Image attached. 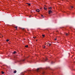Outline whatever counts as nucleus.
I'll list each match as a JSON object with an SVG mask.
<instances>
[{"label":"nucleus","instance_id":"obj_1","mask_svg":"<svg viewBox=\"0 0 75 75\" xmlns=\"http://www.w3.org/2000/svg\"><path fill=\"white\" fill-rule=\"evenodd\" d=\"M25 60V59H23V60H21V61H20V63L21 64H22L24 61Z\"/></svg>","mask_w":75,"mask_h":75},{"label":"nucleus","instance_id":"obj_2","mask_svg":"<svg viewBox=\"0 0 75 75\" xmlns=\"http://www.w3.org/2000/svg\"><path fill=\"white\" fill-rule=\"evenodd\" d=\"M52 11H51V10H50L49 11L48 13H49V14H50V13H52Z\"/></svg>","mask_w":75,"mask_h":75},{"label":"nucleus","instance_id":"obj_3","mask_svg":"<svg viewBox=\"0 0 75 75\" xmlns=\"http://www.w3.org/2000/svg\"><path fill=\"white\" fill-rule=\"evenodd\" d=\"M36 11L37 12H39L40 11V9H36Z\"/></svg>","mask_w":75,"mask_h":75},{"label":"nucleus","instance_id":"obj_4","mask_svg":"<svg viewBox=\"0 0 75 75\" xmlns=\"http://www.w3.org/2000/svg\"><path fill=\"white\" fill-rule=\"evenodd\" d=\"M40 69H39V68H38V69H37V72H39V71H40Z\"/></svg>","mask_w":75,"mask_h":75},{"label":"nucleus","instance_id":"obj_5","mask_svg":"<svg viewBox=\"0 0 75 75\" xmlns=\"http://www.w3.org/2000/svg\"><path fill=\"white\" fill-rule=\"evenodd\" d=\"M46 45H47V46H49V42H47L46 43Z\"/></svg>","mask_w":75,"mask_h":75},{"label":"nucleus","instance_id":"obj_6","mask_svg":"<svg viewBox=\"0 0 75 75\" xmlns=\"http://www.w3.org/2000/svg\"><path fill=\"white\" fill-rule=\"evenodd\" d=\"M65 35H66V36H68V35H69V34L67 33H66Z\"/></svg>","mask_w":75,"mask_h":75},{"label":"nucleus","instance_id":"obj_7","mask_svg":"<svg viewBox=\"0 0 75 75\" xmlns=\"http://www.w3.org/2000/svg\"><path fill=\"white\" fill-rule=\"evenodd\" d=\"M17 72V71L16 70H15V71H14V73H16Z\"/></svg>","mask_w":75,"mask_h":75},{"label":"nucleus","instance_id":"obj_8","mask_svg":"<svg viewBox=\"0 0 75 75\" xmlns=\"http://www.w3.org/2000/svg\"><path fill=\"white\" fill-rule=\"evenodd\" d=\"M28 4V6H30V4H30L27 3V4Z\"/></svg>","mask_w":75,"mask_h":75},{"label":"nucleus","instance_id":"obj_9","mask_svg":"<svg viewBox=\"0 0 75 75\" xmlns=\"http://www.w3.org/2000/svg\"><path fill=\"white\" fill-rule=\"evenodd\" d=\"M49 9H50V10H51V9H52V7H49Z\"/></svg>","mask_w":75,"mask_h":75},{"label":"nucleus","instance_id":"obj_10","mask_svg":"<svg viewBox=\"0 0 75 75\" xmlns=\"http://www.w3.org/2000/svg\"><path fill=\"white\" fill-rule=\"evenodd\" d=\"M47 58H46L45 59V61H47Z\"/></svg>","mask_w":75,"mask_h":75},{"label":"nucleus","instance_id":"obj_11","mask_svg":"<svg viewBox=\"0 0 75 75\" xmlns=\"http://www.w3.org/2000/svg\"><path fill=\"white\" fill-rule=\"evenodd\" d=\"M42 36H43V38H44V37H45V35H44L42 34Z\"/></svg>","mask_w":75,"mask_h":75},{"label":"nucleus","instance_id":"obj_12","mask_svg":"<svg viewBox=\"0 0 75 75\" xmlns=\"http://www.w3.org/2000/svg\"><path fill=\"white\" fill-rule=\"evenodd\" d=\"M28 47V45H27L26 46H25V47Z\"/></svg>","mask_w":75,"mask_h":75},{"label":"nucleus","instance_id":"obj_13","mask_svg":"<svg viewBox=\"0 0 75 75\" xmlns=\"http://www.w3.org/2000/svg\"><path fill=\"white\" fill-rule=\"evenodd\" d=\"M4 72H3V71H2L1 72V73L2 74H4Z\"/></svg>","mask_w":75,"mask_h":75},{"label":"nucleus","instance_id":"obj_14","mask_svg":"<svg viewBox=\"0 0 75 75\" xmlns=\"http://www.w3.org/2000/svg\"><path fill=\"white\" fill-rule=\"evenodd\" d=\"M16 51H14V52H13V54H16Z\"/></svg>","mask_w":75,"mask_h":75},{"label":"nucleus","instance_id":"obj_15","mask_svg":"<svg viewBox=\"0 0 75 75\" xmlns=\"http://www.w3.org/2000/svg\"><path fill=\"white\" fill-rule=\"evenodd\" d=\"M42 17H43V18H44V16H43V15H42L41 16Z\"/></svg>","mask_w":75,"mask_h":75},{"label":"nucleus","instance_id":"obj_16","mask_svg":"<svg viewBox=\"0 0 75 75\" xmlns=\"http://www.w3.org/2000/svg\"><path fill=\"white\" fill-rule=\"evenodd\" d=\"M9 40H8V39H7V40H6V41L7 42H8L9 41Z\"/></svg>","mask_w":75,"mask_h":75},{"label":"nucleus","instance_id":"obj_17","mask_svg":"<svg viewBox=\"0 0 75 75\" xmlns=\"http://www.w3.org/2000/svg\"><path fill=\"white\" fill-rule=\"evenodd\" d=\"M54 63V62H53V61H52V62H51V64H53Z\"/></svg>","mask_w":75,"mask_h":75},{"label":"nucleus","instance_id":"obj_18","mask_svg":"<svg viewBox=\"0 0 75 75\" xmlns=\"http://www.w3.org/2000/svg\"><path fill=\"white\" fill-rule=\"evenodd\" d=\"M71 8H74V7L72 6H71Z\"/></svg>","mask_w":75,"mask_h":75},{"label":"nucleus","instance_id":"obj_19","mask_svg":"<svg viewBox=\"0 0 75 75\" xmlns=\"http://www.w3.org/2000/svg\"><path fill=\"white\" fill-rule=\"evenodd\" d=\"M45 72H43L42 74H45Z\"/></svg>","mask_w":75,"mask_h":75},{"label":"nucleus","instance_id":"obj_20","mask_svg":"<svg viewBox=\"0 0 75 75\" xmlns=\"http://www.w3.org/2000/svg\"><path fill=\"white\" fill-rule=\"evenodd\" d=\"M18 27L17 26H16V27H15V28H16V30H17V28Z\"/></svg>","mask_w":75,"mask_h":75},{"label":"nucleus","instance_id":"obj_21","mask_svg":"<svg viewBox=\"0 0 75 75\" xmlns=\"http://www.w3.org/2000/svg\"><path fill=\"white\" fill-rule=\"evenodd\" d=\"M44 9L45 10H47V8H44Z\"/></svg>","mask_w":75,"mask_h":75},{"label":"nucleus","instance_id":"obj_22","mask_svg":"<svg viewBox=\"0 0 75 75\" xmlns=\"http://www.w3.org/2000/svg\"><path fill=\"white\" fill-rule=\"evenodd\" d=\"M54 40H57V38H55V39Z\"/></svg>","mask_w":75,"mask_h":75},{"label":"nucleus","instance_id":"obj_23","mask_svg":"<svg viewBox=\"0 0 75 75\" xmlns=\"http://www.w3.org/2000/svg\"><path fill=\"white\" fill-rule=\"evenodd\" d=\"M51 45V44H49V46H50Z\"/></svg>","mask_w":75,"mask_h":75},{"label":"nucleus","instance_id":"obj_24","mask_svg":"<svg viewBox=\"0 0 75 75\" xmlns=\"http://www.w3.org/2000/svg\"><path fill=\"white\" fill-rule=\"evenodd\" d=\"M43 48H45V47H45V46H43Z\"/></svg>","mask_w":75,"mask_h":75},{"label":"nucleus","instance_id":"obj_25","mask_svg":"<svg viewBox=\"0 0 75 75\" xmlns=\"http://www.w3.org/2000/svg\"><path fill=\"white\" fill-rule=\"evenodd\" d=\"M33 38H35V37H33Z\"/></svg>","mask_w":75,"mask_h":75},{"label":"nucleus","instance_id":"obj_26","mask_svg":"<svg viewBox=\"0 0 75 75\" xmlns=\"http://www.w3.org/2000/svg\"><path fill=\"white\" fill-rule=\"evenodd\" d=\"M24 74H21V75H23Z\"/></svg>","mask_w":75,"mask_h":75},{"label":"nucleus","instance_id":"obj_27","mask_svg":"<svg viewBox=\"0 0 75 75\" xmlns=\"http://www.w3.org/2000/svg\"><path fill=\"white\" fill-rule=\"evenodd\" d=\"M37 40H36V41H37Z\"/></svg>","mask_w":75,"mask_h":75},{"label":"nucleus","instance_id":"obj_28","mask_svg":"<svg viewBox=\"0 0 75 75\" xmlns=\"http://www.w3.org/2000/svg\"><path fill=\"white\" fill-rule=\"evenodd\" d=\"M35 38H36V36H35Z\"/></svg>","mask_w":75,"mask_h":75},{"label":"nucleus","instance_id":"obj_29","mask_svg":"<svg viewBox=\"0 0 75 75\" xmlns=\"http://www.w3.org/2000/svg\"><path fill=\"white\" fill-rule=\"evenodd\" d=\"M43 61L44 62V60H43Z\"/></svg>","mask_w":75,"mask_h":75},{"label":"nucleus","instance_id":"obj_30","mask_svg":"<svg viewBox=\"0 0 75 75\" xmlns=\"http://www.w3.org/2000/svg\"><path fill=\"white\" fill-rule=\"evenodd\" d=\"M24 40H25V39H24Z\"/></svg>","mask_w":75,"mask_h":75}]
</instances>
